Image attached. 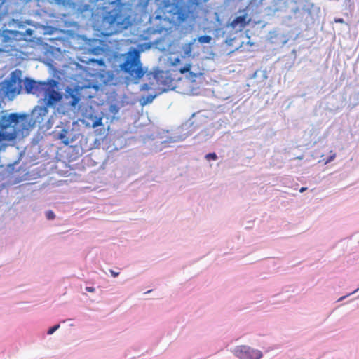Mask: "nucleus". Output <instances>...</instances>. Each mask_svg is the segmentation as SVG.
I'll return each instance as SVG.
<instances>
[{
  "instance_id": "9",
  "label": "nucleus",
  "mask_w": 359,
  "mask_h": 359,
  "mask_svg": "<svg viewBox=\"0 0 359 359\" xmlns=\"http://www.w3.org/2000/svg\"><path fill=\"white\" fill-rule=\"evenodd\" d=\"M251 21L247 13L236 17L230 24L231 27L237 31H242Z\"/></svg>"
},
{
  "instance_id": "1",
  "label": "nucleus",
  "mask_w": 359,
  "mask_h": 359,
  "mask_svg": "<svg viewBox=\"0 0 359 359\" xmlns=\"http://www.w3.org/2000/svg\"><path fill=\"white\" fill-rule=\"evenodd\" d=\"M120 68L126 74V78L134 83H137L146 72L140 61V52L137 49L130 50L127 53L126 60L120 65Z\"/></svg>"
},
{
  "instance_id": "8",
  "label": "nucleus",
  "mask_w": 359,
  "mask_h": 359,
  "mask_svg": "<svg viewBox=\"0 0 359 359\" xmlns=\"http://www.w3.org/2000/svg\"><path fill=\"white\" fill-rule=\"evenodd\" d=\"M48 114V107L45 106H36L34 107L32 111V116L34 120V123H41L44 121Z\"/></svg>"
},
{
  "instance_id": "11",
  "label": "nucleus",
  "mask_w": 359,
  "mask_h": 359,
  "mask_svg": "<svg viewBox=\"0 0 359 359\" xmlns=\"http://www.w3.org/2000/svg\"><path fill=\"white\" fill-rule=\"evenodd\" d=\"M69 97H70V100L69 101L68 104L71 107H75L80 101L79 96L77 94L74 93L73 91H72L69 93V95H66L67 98H68Z\"/></svg>"
},
{
  "instance_id": "18",
  "label": "nucleus",
  "mask_w": 359,
  "mask_h": 359,
  "mask_svg": "<svg viewBox=\"0 0 359 359\" xmlns=\"http://www.w3.org/2000/svg\"><path fill=\"white\" fill-rule=\"evenodd\" d=\"M60 327V325H56L48 329L47 334H52L55 332L58 328Z\"/></svg>"
},
{
  "instance_id": "20",
  "label": "nucleus",
  "mask_w": 359,
  "mask_h": 359,
  "mask_svg": "<svg viewBox=\"0 0 359 359\" xmlns=\"http://www.w3.org/2000/svg\"><path fill=\"white\" fill-rule=\"evenodd\" d=\"M92 62H96L97 63L98 65H104V61L103 60L100 59V60H94V59H92V60H90Z\"/></svg>"
},
{
  "instance_id": "16",
  "label": "nucleus",
  "mask_w": 359,
  "mask_h": 359,
  "mask_svg": "<svg viewBox=\"0 0 359 359\" xmlns=\"http://www.w3.org/2000/svg\"><path fill=\"white\" fill-rule=\"evenodd\" d=\"M205 158L207 160H213V161H215L217 159V156L215 153H209L208 154L205 155Z\"/></svg>"
},
{
  "instance_id": "21",
  "label": "nucleus",
  "mask_w": 359,
  "mask_h": 359,
  "mask_svg": "<svg viewBox=\"0 0 359 359\" xmlns=\"http://www.w3.org/2000/svg\"><path fill=\"white\" fill-rule=\"evenodd\" d=\"M102 48H95L93 50V53L95 54V55H97L100 53V52L102 51Z\"/></svg>"
},
{
  "instance_id": "7",
  "label": "nucleus",
  "mask_w": 359,
  "mask_h": 359,
  "mask_svg": "<svg viewBox=\"0 0 359 359\" xmlns=\"http://www.w3.org/2000/svg\"><path fill=\"white\" fill-rule=\"evenodd\" d=\"M47 87L46 82H36L32 79H26L25 81V88L28 93L39 95L42 94L43 90Z\"/></svg>"
},
{
  "instance_id": "6",
  "label": "nucleus",
  "mask_w": 359,
  "mask_h": 359,
  "mask_svg": "<svg viewBox=\"0 0 359 359\" xmlns=\"http://www.w3.org/2000/svg\"><path fill=\"white\" fill-rule=\"evenodd\" d=\"M21 79L17 76L16 72H13L6 82V92L11 95H18L20 92Z\"/></svg>"
},
{
  "instance_id": "10",
  "label": "nucleus",
  "mask_w": 359,
  "mask_h": 359,
  "mask_svg": "<svg viewBox=\"0 0 359 359\" xmlns=\"http://www.w3.org/2000/svg\"><path fill=\"white\" fill-rule=\"evenodd\" d=\"M69 132L68 129L62 128L57 135L58 139L60 140L65 145H68L71 142L68 135Z\"/></svg>"
},
{
  "instance_id": "15",
  "label": "nucleus",
  "mask_w": 359,
  "mask_h": 359,
  "mask_svg": "<svg viewBox=\"0 0 359 359\" xmlns=\"http://www.w3.org/2000/svg\"><path fill=\"white\" fill-rule=\"evenodd\" d=\"M46 217L48 220H52L55 218V215L52 210H48L46 212Z\"/></svg>"
},
{
  "instance_id": "2",
  "label": "nucleus",
  "mask_w": 359,
  "mask_h": 359,
  "mask_svg": "<svg viewBox=\"0 0 359 359\" xmlns=\"http://www.w3.org/2000/svg\"><path fill=\"white\" fill-rule=\"evenodd\" d=\"M102 23L108 26L111 33L126 29L129 25L126 18L118 10H111L108 12L103 18Z\"/></svg>"
},
{
  "instance_id": "12",
  "label": "nucleus",
  "mask_w": 359,
  "mask_h": 359,
  "mask_svg": "<svg viewBox=\"0 0 359 359\" xmlns=\"http://www.w3.org/2000/svg\"><path fill=\"white\" fill-rule=\"evenodd\" d=\"M212 40V37L208 35L201 36L198 38V42L201 43H209Z\"/></svg>"
},
{
  "instance_id": "23",
  "label": "nucleus",
  "mask_w": 359,
  "mask_h": 359,
  "mask_svg": "<svg viewBox=\"0 0 359 359\" xmlns=\"http://www.w3.org/2000/svg\"><path fill=\"white\" fill-rule=\"evenodd\" d=\"M180 62V58H175L173 62H172V65L175 66L177 63Z\"/></svg>"
},
{
  "instance_id": "24",
  "label": "nucleus",
  "mask_w": 359,
  "mask_h": 359,
  "mask_svg": "<svg viewBox=\"0 0 359 359\" xmlns=\"http://www.w3.org/2000/svg\"><path fill=\"white\" fill-rule=\"evenodd\" d=\"M111 275L114 276V277H116L119 275V273L118 272H115L112 270L110 271Z\"/></svg>"
},
{
  "instance_id": "14",
  "label": "nucleus",
  "mask_w": 359,
  "mask_h": 359,
  "mask_svg": "<svg viewBox=\"0 0 359 359\" xmlns=\"http://www.w3.org/2000/svg\"><path fill=\"white\" fill-rule=\"evenodd\" d=\"M102 125V118L101 117L96 118L92 123V127L95 128Z\"/></svg>"
},
{
  "instance_id": "3",
  "label": "nucleus",
  "mask_w": 359,
  "mask_h": 359,
  "mask_svg": "<svg viewBox=\"0 0 359 359\" xmlns=\"http://www.w3.org/2000/svg\"><path fill=\"white\" fill-rule=\"evenodd\" d=\"M21 116L16 113L1 116L0 118V142L10 140L13 138L12 133L6 132V130L10 128L13 123L17 124Z\"/></svg>"
},
{
  "instance_id": "17",
  "label": "nucleus",
  "mask_w": 359,
  "mask_h": 359,
  "mask_svg": "<svg viewBox=\"0 0 359 359\" xmlns=\"http://www.w3.org/2000/svg\"><path fill=\"white\" fill-rule=\"evenodd\" d=\"M161 5L162 6L163 8H167L171 5V1L170 0H163L161 3Z\"/></svg>"
},
{
  "instance_id": "19",
  "label": "nucleus",
  "mask_w": 359,
  "mask_h": 359,
  "mask_svg": "<svg viewBox=\"0 0 359 359\" xmlns=\"http://www.w3.org/2000/svg\"><path fill=\"white\" fill-rule=\"evenodd\" d=\"M330 156L325 160V163H328L335 158L336 154L332 151H330Z\"/></svg>"
},
{
  "instance_id": "13",
  "label": "nucleus",
  "mask_w": 359,
  "mask_h": 359,
  "mask_svg": "<svg viewBox=\"0 0 359 359\" xmlns=\"http://www.w3.org/2000/svg\"><path fill=\"white\" fill-rule=\"evenodd\" d=\"M191 65L190 63L187 64L184 67L179 68L178 70L181 74H184L191 69Z\"/></svg>"
},
{
  "instance_id": "5",
  "label": "nucleus",
  "mask_w": 359,
  "mask_h": 359,
  "mask_svg": "<svg viewBox=\"0 0 359 359\" xmlns=\"http://www.w3.org/2000/svg\"><path fill=\"white\" fill-rule=\"evenodd\" d=\"M42 94L44 95L46 105L48 107L55 106L62 97V95L48 83H47V87L43 90Z\"/></svg>"
},
{
  "instance_id": "4",
  "label": "nucleus",
  "mask_w": 359,
  "mask_h": 359,
  "mask_svg": "<svg viewBox=\"0 0 359 359\" xmlns=\"http://www.w3.org/2000/svg\"><path fill=\"white\" fill-rule=\"evenodd\" d=\"M233 353L239 359H260L262 357V353L259 350L245 345L237 346Z\"/></svg>"
},
{
  "instance_id": "25",
  "label": "nucleus",
  "mask_w": 359,
  "mask_h": 359,
  "mask_svg": "<svg viewBox=\"0 0 359 359\" xmlns=\"http://www.w3.org/2000/svg\"><path fill=\"white\" fill-rule=\"evenodd\" d=\"M306 189H307V188H306V187H302V188L300 189L299 191H300L301 193H302V192H304V191H306Z\"/></svg>"
},
{
  "instance_id": "26",
  "label": "nucleus",
  "mask_w": 359,
  "mask_h": 359,
  "mask_svg": "<svg viewBox=\"0 0 359 359\" xmlns=\"http://www.w3.org/2000/svg\"><path fill=\"white\" fill-rule=\"evenodd\" d=\"M342 21H343L342 19H339V20H337V22H341Z\"/></svg>"
},
{
  "instance_id": "22",
  "label": "nucleus",
  "mask_w": 359,
  "mask_h": 359,
  "mask_svg": "<svg viewBox=\"0 0 359 359\" xmlns=\"http://www.w3.org/2000/svg\"><path fill=\"white\" fill-rule=\"evenodd\" d=\"M86 290L89 292H95V289L93 287H86Z\"/></svg>"
}]
</instances>
